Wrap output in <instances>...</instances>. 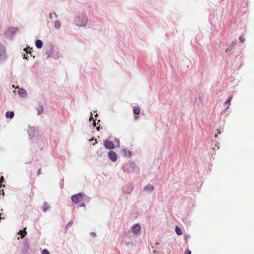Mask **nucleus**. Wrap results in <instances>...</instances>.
Here are the masks:
<instances>
[{
  "mask_svg": "<svg viewBox=\"0 0 254 254\" xmlns=\"http://www.w3.org/2000/svg\"><path fill=\"white\" fill-rule=\"evenodd\" d=\"M154 189V187L152 185H148L144 188V190L146 191H152Z\"/></svg>",
  "mask_w": 254,
  "mask_h": 254,
  "instance_id": "2eb2a0df",
  "label": "nucleus"
},
{
  "mask_svg": "<svg viewBox=\"0 0 254 254\" xmlns=\"http://www.w3.org/2000/svg\"><path fill=\"white\" fill-rule=\"evenodd\" d=\"M14 113L13 111H7L5 113V117L7 118L12 119L14 117Z\"/></svg>",
  "mask_w": 254,
  "mask_h": 254,
  "instance_id": "9b49d317",
  "label": "nucleus"
},
{
  "mask_svg": "<svg viewBox=\"0 0 254 254\" xmlns=\"http://www.w3.org/2000/svg\"><path fill=\"white\" fill-rule=\"evenodd\" d=\"M106 148L108 149H112L115 147L114 144H104Z\"/></svg>",
  "mask_w": 254,
  "mask_h": 254,
  "instance_id": "6ab92c4d",
  "label": "nucleus"
},
{
  "mask_svg": "<svg viewBox=\"0 0 254 254\" xmlns=\"http://www.w3.org/2000/svg\"><path fill=\"white\" fill-rule=\"evenodd\" d=\"M236 42H237V40H233L232 43H231V47H234L235 44H236Z\"/></svg>",
  "mask_w": 254,
  "mask_h": 254,
  "instance_id": "b1692460",
  "label": "nucleus"
},
{
  "mask_svg": "<svg viewBox=\"0 0 254 254\" xmlns=\"http://www.w3.org/2000/svg\"><path fill=\"white\" fill-rule=\"evenodd\" d=\"M15 89H17V92L18 95V96L22 99H26L28 97V93L26 90L22 87H19L18 86H17L15 87Z\"/></svg>",
  "mask_w": 254,
  "mask_h": 254,
  "instance_id": "39448f33",
  "label": "nucleus"
},
{
  "mask_svg": "<svg viewBox=\"0 0 254 254\" xmlns=\"http://www.w3.org/2000/svg\"><path fill=\"white\" fill-rule=\"evenodd\" d=\"M49 205L47 203H44L43 206V210L46 212L49 209Z\"/></svg>",
  "mask_w": 254,
  "mask_h": 254,
  "instance_id": "aec40b11",
  "label": "nucleus"
},
{
  "mask_svg": "<svg viewBox=\"0 0 254 254\" xmlns=\"http://www.w3.org/2000/svg\"><path fill=\"white\" fill-rule=\"evenodd\" d=\"M18 29L15 27H10L6 28L4 34L7 38H11L18 31Z\"/></svg>",
  "mask_w": 254,
  "mask_h": 254,
  "instance_id": "20e7f679",
  "label": "nucleus"
},
{
  "mask_svg": "<svg viewBox=\"0 0 254 254\" xmlns=\"http://www.w3.org/2000/svg\"><path fill=\"white\" fill-rule=\"evenodd\" d=\"M239 40H240V41L241 42H244L245 40V39L244 37H243L242 36H240V38H239Z\"/></svg>",
  "mask_w": 254,
  "mask_h": 254,
  "instance_id": "a878e982",
  "label": "nucleus"
},
{
  "mask_svg": "<svg viewBox=\"0 0 254 254\" xmlns=\"http://www.w3.org/2000/svg\"><path fill=\"white\" fill-rule=\"evenodd\" d=\"M54 27L56 29H59L61 27V23L59 20H56L55 22Z\"/></svg>",
  "mask_w": 254,
  "mask_h": 254,
  "instance_id": "f3484780",
  "label": "nucleus"
},
{
  "mask_svg": "<svg viewBox=\"0 0 254 254\" xmlns=\"http://www.w3.org/2000/svg\"><path fill=\"white\" fill-rule=\"evenodd\" d=\"M82 199L83 196L81 193H78L75 195H73L71 196L72 201L75 203H77L80 202Z\"/></svg>",
  "mask_w": 254,
  "mask_h": 254,
  "instance_id": "423d86ee",
  "label": "nucleus"
},
{
  "mask_svg": "<svg viewBox=\"0 0 254 254\" xmlns=\"http://www.w3.org/2000/svg\"><path fill=\"white\" fill-rule=\"evenodd\" d=\"M24 51H25L27 53H30L31 51L30 50H28L27 48H25L24 49Z\"/></svg>",
  "mask_w": 254,
  "mask_h": 254,
  "instance_id": "7c9ffc66",
  "label": "nucleus"
},
{
  "mask_svg": "<svg viewBox=\"0 0 254 254\" xmlns=\"http://www.w3.org/2000/svg\"><path fill=\"white\" fill-rule=\"evenodd\" d=\"M16 87V86H15L14 85H12V88H15V87Z\"/></svg>",
  "mask_w": 254,
  "mask_h": 254,
  "instance_id": "e433bc0d",
  "label": "nucleus"
},
{
  "mask_svg": "<svg viewBox=\"0 0 254 254\" xmlns=\"http://www.w3.org/2000/svg\"><path fill=\"white\" fill-rule=\"evenodd\" d=\"M191 252L190 250H187L185 252L184 254H191Z\"/></svg>",
  "mask_w": 254,
  "mask_h": 254,
  "instance_id": "bb28decb",
  "label": "nucleus"
},
{
  "mask_svg": "<svg viewBox=\"0 0 254 254\" xmlns=\"http://www.w3.org/2000/svg\"><path fill=\"white\" fill-rule=\"evenodd\" d=\"M133 111L134 114L136 115L139 114L140 112V108L138 106L134 107L133 108Z\"/></svg>",
  "mask_w": 254,
  "mask_h": 254,
  "instance_id": "dca6fc26",
  "label": "nucleus"
},
{
  "mask_svg": "<svg viewBox=\"0 0 254 254\" xmlns=\"http://www.w3.org/2000/svg\"><path fill=\"white\" fill-rule=\"evenodd\" d=\"M42 254H49V252L47 250L44 249L43 250Z\"/></svg>",
  "mask_w": 254,
  "mask_h": 254,
  "instance_id": "393cba45",
  "label": "nucleus"
},
{
  "mask_svg": "<svg viewBox=\"0 0 254 254\" xmlns=\"http://www.w3.org/2000/svg\"><path fill=\"white\" fill-rule=\"evenodd\" d=\"M141 230L140 225L138 224H136L133 225L132 229V231L134 234H138Z\"/></svg>",
  "mask_w": 254,
  "mask_h": 254,
  "instance_id": "1a4fd4ad",
  "label": "nucleus"
},
{
  "mask_svg": "<svg viewBox=\"0 0 254 254\" xmlns=\"http://www.w3.org/2000/svg\"><path fill=\"white\" fill-rule=\"evenodd\" d=\"M95 123H94L93 124V127H95V125L94 124Z\"/></svg>",
  "mask_w": 254,
  "mask_h": 254,
  "instance_id": "58836bf2",
  "label": "nucleus"
},
{
  "mask_svg": "<svg viewBox=\"0 0 254 254\" xmlns=\"http://www.w3.org/2000/svg\"><path fill=\"white\" fill-rule=\"evenodd\" d=\"M108 156L110 159L112 161H116L117 160V153L113 151H110L108 152Z\"/></svg>",
  "mask_w": 254,
  "mask_h": 254,
  "instance_id": "6e6552de",
  "label": "nucleus"
},
{
  "mask_svg": "<svg viewBox=\"0 0 254 254\" xmlns=\"http://www.w3.org/2000/svg\"><path fill=\"white\" fill-rule=\"evenodd\" d=\"M2 180V181H3V180H4V179H3V177H1V179H0V183H1Z\"/></svg>",
  "mask_w": 254,
  "mask_h": 254,
  "instance_id": "f704fd0d",
  "label": "nucleus"
},
{
  "mask_svg": "<svg viewBox=\"0 0 254 254\" xmlns=\"http://www.w3.org/2000/svg\"><path fill=\"white\" fill-rule=\"evenodd\" d=\"M232 99V96H231L229 99L226 101L224 103V104L225 105H227V104H229L230 103V102H231V100Z\"/></svg>",
  "mask_w": 254,
  "mask_h": 254,
  "instance_id": "412c9836",
  "label": "nucleus"
},
{
  "mask_svg": "<svg viewBox=\"0 0 254 254\" xmlns=\"http://www.w3.org/2000/svg\"><path fill=\"white\" fill-rule=\"evenodd\" d=\"M4 192L3 190H0V194L4 195Z\"/></svg>",
  "mask_w": 254,
  "mask_h": 254,
  "instance_id": "c756f323",
  "label": "nucleus"
},
{
  "mask_svg": "<svg viewBox=\"0 0 254 254\" xmlns=\"http://www.w3.org/2000/svg\"><path fill=\"white\" fill-rule=\"evenodd\" d=\"M37 111L38 115H41L43 113L44 109L42 105H39L37 108Z\"/></svg>",
  "mask_w": 254,
  "mask_h": 254,
  "instance_id": "ddd939ff",
  "label": "nucleus"
},
{
  "mask_svg": "<svg viewBox=\"0 0 254 254\" xmlns=\"http://www.w3.org/2000/svg\"><path fill=\"white\" fill-rule=\"evenodd\" d=\"M121 151L123 155L125 157H130L132 154L130 151H127L126 149H122Z\"/></svg>",
  "mask_w": 254,
  "mask_h": 254,
  "instance_id": "9d476101",
  "label": "nucleus"
},
{
  "mask_svg": "<svg viewBox=\"0 0 254 254\" xmlns=\"http://www.w3.org/2000/svg\"><path fill=\"white\" fill-rule=\"evenodd\" d=\"M116 141L117 143H119L120 142V141H119V139H116Z\"/></svg>",
  "mask_w": 254,
  "mask_h": 254,
  "instance_id": "c9c22d12",
  "label": "nucleus"
},
{
  "mask_svg": "<svg viewBox=\"0 0 254 254\" xmlns=\"http://www.w3.org/2000/svg\"><path fill=\"white\" fill-rule=\"evenodd\" d=\"M92 140H93V138H91L88 140L89 141H91Z\"/></svg>",
  "mask_w": 254,
  "mask_h": 254,
  "instance_id": "4c0bfd02",
  "label": "nucleus"
},
{
  "mask_svg": "<svg viewBox=\"0 0 254 254\" xmlns=\"http://www.w3.org/2000/svg\"><path fill=\"white\" fill-rule=\"evenodd\" d=\"M53 15H54L56 18L57 17V15L56 14V13L54 12V13H53V14H52V13L49 14V18L50 19H52L53 18Z\"/></svg>",
  "mask_w": 254,
  "mask_h": 254,
  "instance_id": "5701e85b",
  "label": "nucleus"
},
{
  "mask_svg": "<svg viewBox=\"0 0 254 254\" xmlns=\"http://www.w3.org/2000/svg\"><path fill=\"white\" fill-rule=\"evenodd\" d=\"M35 45L38 49H40L43 46V42L41 40H37L35 42Z\"/></svg>",
  "mask_w": 254,
  "mask_h": 254,
  "instance_id": "f8f14e48",
  "label": "nucleus"
},
{
  "mask_svg": "<svg viewBox=\"0 0 254 254\" xmlns=\"http://www.w3.org/2000/svg\"><path fill=\"white\" fill-rule=\"evenodd\" d=\"M89 120H90V121H91V120H93V121H94V118H93V117H92V114H91V116H90V118H89Z\"/></svg>",
  "mask_w": 254,
  "mask_h": 254,
  "instance_id": "2f4dec72",
  "label": "nucleus"
},
{
  "mask_svg": "<svg viewBox=\"0 0 254 254\" xmlns=\"http://www.w3.org/2000/svg\"><path fill=\"white\" fill-rule=\"evenodd\" d=\"M41 174V169H39L38 171V174L40 175Z\"/></svg>",
  "mask_w": 254,
  "mask_h": 254,
  "instance_id": "473e14b6",
  "label": "nucleus"
},
{
  "mask_svg": "<svg viewBox=\"0 0 254 254\" xmlns=\"http://www.w3.org/2000/svg\"><path fill=\"white\" fill-rule=\"evenodd\" d=\"M231 51V47L230 46V47H228V48H227V49L226 50V52L228 53L229 52H230Z\"/></svg>",
  "mask_w": 254,
  "mask_h": 254,
  "instance_id": "cd10ccee",
  "label": "nucleus"
},
{
  "mask_svg": "<svg viewBox=\"0 0 254 254\" xmlns=\"http://www.w3.org/2000/svg\"><path fill=\"white\" fill-rule=\"evenodd\" d=\"M88 22L86 14H80L76 16L74 19V23L78 27L85 26Z\"/></svg>",
  "mask_w": 254,
  "mask_h": 254,
  "instance_id": "f257e3e1",
  "label": "nucleus"
},
{
  "mask_svg": "<svg viewBox=\"0 0 254 254\" xmlns=\"http://www.w3.org/2000/svg\"><path fill=\"white\" fill-rule=\"evenodd\" d=\"M73 224V222L72 221H70L67 224V225L65 227V229H67L68 227H71Z\"/></svg>",
  "mask_w": 254,
  "mask_h": 254,
  "instance_id": "4be33fe9",
  "label": "nucleus"
},
{
  "mask_svg": "<svg viewBox=\"0 0 254 254\" xmlns=\"http://www.w3.org/2000/svg\"><path fill=\"white\" fill-rule=\"evenodd\" d=\"M35 129L33 127L29 126L27 129V133L30 138H32L35 134Z\"/></svg>",
  "mask_w": 254,
  "mask_h": 254,
  "instance_id": "0eeeda50",
  "label": "nucleus"
},
{
  "mask_svg": "<svg viewBox=\"0 0 254 254\" xmlns=\"http://www.w3.org/2000/svg\"><path fill=\"white\" fill-rule=\"evenodd\" d=\"M103 143H112V141L111 140H106L104 141Z\"/></svg>",
  "mask_w": 254,
  "mask_h": 254,
  "instance_id": "c85d7f7f",
  "label": "nucleus"
},
{
  "mask_svg": "<svg viewBox=\"0 0 254 254\" xmlns=\"http://www.w3.org/2000/svg\"><path fill=\"white\" fill-rule=\"evenodd\" d=\"M26 228H24L23 230H20L19 232L18 233V235H20L21 236V238H23L25 237V236L27 234V232L25 231Z\"/></svg>",
  "mask_w": 254,
  "mask_h": 254,
  "instance_id": "4468645a",
  "label": "nucleus"
},
{
  "mask_svg": "<svg viewBox=\"0 0 254 254\" xmlns=\"http://www.w3.org/2000/svg\"><path fill=\"white\" fill-rule=\"evenodd\" d=\"M23 59H25V60H28L27 57H26L25 56H24Z\"/></svg>",
  "mask_w": 254,
  "mask_h": 254,
  "instance_id": "72a5a7b5",
  "label": "nucleus"
},
{
  "mask_svg": "<svg viewBox=\"0 0 254 254\" xmlns=\"http://www.w3.org/2000/svg\"><path fill=\"white\" fill-rule=\"evenodd\" d=\"M7 58L6 48L5 46L0 42V64L5 62Z\"/></svg>",
  "mask_w": 254,
  "mask_h": 254,
  "instance_id": "f03ea898",
  "label": "nucleus"
},
{
  "mask_svg": "<svg viewBox=\"0 0 254 254\" xmlns=\"http://www.w3.org/2000/svg\"><path fill=\"white\" fill-rule=\"evenodd\" d=\"M175 231H176V233L177 234V235H182V231L181 229L178 226H176Z\"/></svg>",
  "mask_w": 254,
  "mask_h": 254,
  "instance_id": "a211bd4d",
  "label": "nucleus"
},
{
  "mask_svg": "<svg viewBox=\"0 0 254 254\" xmlns=\"http://www.w3.org/2000/svg\"><path fill=\"white\" fill-rule=\"evenodd\" d=\"M46 53L48 57H51L54 59L57 60L60 58V52L56 50L53 47H50L49 50H48Z\"/></svg>",
  "mask_w": 254,
  "mask_h": 254,
  "instance_id": "7ed1b4c3",
  "label": "nucleus"
}]
</instances>
